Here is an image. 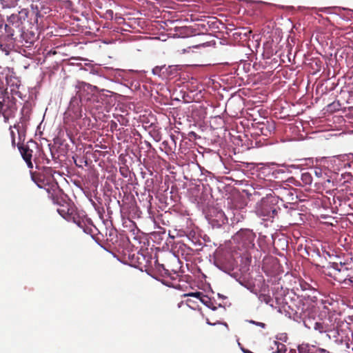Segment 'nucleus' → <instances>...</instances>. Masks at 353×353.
<instances>
[{"label": "nucleus", "instance_id": "nucleus-19", "mask_svg": "<svg viewBox=\"0 0 353 353\" xmlns=\"http://www.w3.org/2000/svg\"><path fill=\"white\" fill-rule=\"evenodd\" d=\"M19 0H1V3L5 7L12 8L14 7Z\"/></svg>", "mask_w": 353, "mask_h": 353}, {"label": "nucleus", "instance_id": "nucleus-2", "mask_svg": "<svg viewBox=\"0 0 353 353\" xmlns=\"http://www.w3.org/2000/svg\"><path fill=\"white\" fill-rule=\"evenodd\" d=\"M54 203H57V212L66 221L76 223L77 220L83 217V212L78 211L74 204L70 200L59 199L57 194Z\"/></svg>", "mask_w": 353, "mask_h": 353}, {"label": "nucleus", "instance_id": "nucleus-6", "mask_svg": "<svg viewBox=\"0 0 353 353\" xmlns=\"http://www.w3.org/2000/svg\"><path fill=\"white\" fill-rule=\"evenodd\" d=\"M39 173L45 177L46 183L51 184L50 187L46 188V192L48 194V197L54 201L56 194L59 192L58 183L54 177L55 172L50 167H44Z\"/></svg>", "mask_w": 353, "mask_h": 353}, {"label": "nucleus", "instance_id": "nucleus-27", "mask_svg": "<svg viewBox=\"0 0 353 353\" xmlns=\"http://www.w3.org/2000/svg\"><path fill=\"white\" fill-rule=\"evenodd\" d=\"M256 325H258L262 328H265L266 326V325L264 323H261V322H257Z\"/></svg>", "mask_w": 353, "mask_h": 353}, {"label": "nucleus", "instance_id": "nucleus-22", "mask_svg": "<svg viewBox=\"0 0 353 353\" xmlns=\"http://www.w3.org/2000/svg\"><path fill=\"white\" fill-rule=\"evenodd\" d=\"M114 17V12L112 10H107L104 14V18L108 20H112Z\"/></svg>", "mask_w": 353, "mask_h": 353}, {"label": "nucleus", "instance_id": "nucleus-12", "mask_svg": "<svg viewBox=\"0 0 353 353\" xmlns=\"http://www.w3.org/2000/svg\"><path fill=\"white\" fill-rule=\"evenodd\" d=\"M18 149L24 161L32 159L33 151L32 150L30 149L28 145L24 144H18Z\"/></svg>", "mask_w": 353, "mask_h": 353}, {"label": "nucleus", "instance_id": "nucleus-20", "mask_svg": "<svg viewBox=\"0 0 353 353\" xmlns=\"http://www.w3.org/2000/svg\"><path fill=\"white\" fill-rule=\"evenodd\" d=\"M314 328L315 330L319 331L320 333H323L327 332V329L325 327L323 323L316 322L314 324Z\"/></svg>", "mask_w": 353, "mask_h": 353}, {"label": "nucleus", "instance_id": "nucleus-15", "mask_svg": "<svg viewBox=\"0 0 353 353\" xmlns=\"http://www.w3.org/2000/svg\"><path fill=\"white\" fill-rule=\"evenodd\" d=\"M301 179L303 184L310 185L312 183V174L310 172H303L301 174Z\"/></svg>", "mask_w": 353, "mask_h": 353}, {"label": "nucleus", "instance_id": "nucleus-30", "mask_svg": "<svg viewBox=\"0 0 353 353\" xmlns=\"http://www.w3.org/2000/svg\"><path fill=\"white\" fill-rule=\"evenodd\" d=\"M138 260H139V265H142V264H143V263H142L141 261H140V260H141V257H140V256H138Z\"/></svg>", "mask_w": 353, "mask_h": 353}, {"label": "nucleus", "instance_id": "nucleus-11", "mask_svg": "<svg viewBox=\"0 0 353 353\" xmlns=\"http://www.w3.org/2000/svg\"><path fill=\"white\" fill-rule=\"evenodd\" d=\"M31 179L40 188H44L46 190V188L51 186L50 183H46L45 177L39 172H31Z\"/></svg>", "mask_w": 353, "mask_h": 353}, {"label": "nucleus", "instance_id": "nucleus-13", "mask_svg": "<svg viewBox=\"0 0 353 353\" xmlns=\"http://www.w3.org/2000/svg\"><path fill=\"white\" fill-rule=\"evenodd\" d=\"M8 21L10 24L14 26L16 28H19L22 22L19 20V14H12L8 18Z\"/></svg>", "mask_w": 353, "mask_h": 353}, {"label": "nucleus", "instance_id": "nucleus-3", "mask_svg": "<svg viewBox=\"0 0 353 353\" xmlns=\"http://www.w3.org/2000/svg\"><path fill=\"white\" fill-rule=\"evenodd\" d=\"M75 89L77 96L81 103L94 102L97 101L98 95L94 94L98 91V88L84 81H77Z\"/></svg>", "mask_w": 353, "mask_h": 353}, {"label": "nucleus", "instance_id": "nucleus-10", "mask_svg": "<svg viewBox=\"0 0 353 353\" xmlns=\"http://www.w3.org/2000/svg\"><path fill=\"white\" fill-rule=\"evenodd\" d=\"M78 227L81 228L83 231L88 234H92L93 228L92 225L90 223V219L86 217L84 214L83 217L80 218L77 220V222L75 223Z\"/></svg>", "mask_w": 353, "mask_h": 353}, {"label": "nucleus", "instance_id": "nucleus-23", "mask_svg": "<svg viewBox=\"0 0 353 353\" xmlns=\"http://www.w3.org/2000/svg\"><path fill=\"white\" fill-rule=\"evenodd\" d=\"M154 267L155 268L160 272L162 271H165V269L164 268V265L163 264H160L157 259H156L154 261Z\"/></svg>", "mask_w": 353, "mask_h": 353}, {"label": "nucleus", "instance_id": "nucleus-4", "mask_svg": "<svg viewBox=\"0 0 353 353\" xmlns=\"http://www.w3.org/2000/svg\"><path fill=\"white\" fill-rule=\"evenodd\" d=\"M256 212L258 216L263 217L264 220L274 218L277 214L274 197L270 196L263 198L260 202L257 203Z\"/></svg>", "mask_w": 353, "mask_h": 353}, {"label": "nucleus", "instance_id": "nucleus-25", "mask_svg": "<svg viewBox=\"0 0 353 353\" xmlns=\"http://www.w3.org/2000/svg\"><path fill=\"white\" fill-rule=\"evenodd\" d=\"M25 161L29 168L32 169L33 168V163L32 162V159H28Z\"/></svg>", "mask_w": 353, "mask_h": 353}, {"label": "nucleus", "instance_id": "nucleus-5", "mask_svg": "<svg viewBox=\"0 0 353 353\" xmlns=\"http://www.w3.org/2000/svg\"><path fill=\"white\" fill-rule=\"evenodd\" d=\"M3 100L0 101V113L6 120L14 117L17 111V99L13 96H10L6 92Z\"/></svg>", "mask_w": 353, "mask_h": 353}, {"label": "nucleus", "instance_id": "nucleus-24", "mask_svg": "<svg viewBox=\"0 0 353 353\" xmlns=\"http://www.w3.org/2000/svg\"><path fill=\"white\" fill-rule=\"evenodd\" d=\"M244 32H240L239 34H243V36L245 37H248L249 35L252 33V31L251 30H245V29H243Z\"/></svg>", "mask_w": 353, "mask_h": 353}, {"label": "nucleus", "instance_id": "nucleus-16", "mask_svg": "<svg viewBox=\"0 0 353 353\" xmlns=\"http://www.w3.org/2000/svg\"><path fill=\"white\" fill-rule=\"evenodd\" d=\"M141 257L143 261H145V264L143 265V267L145 268L146 271L152 268V261L150 255L145 256L143 254H141Z\"/></svg>", "mask_w": 353, "mask_h": 353}, {"label": "nucleus", "instance_id": "nucleus-32", "mask_svg": "<svg viewBox=\"0 0 353 353\" xmlns=\"http://www.w3.org/2000/svg\"><path fill=\"white\" fill-rule=\"evenodd\" d=\"M250 323L252 324H255V325H256V323H257V322H256L254 321H251Z\"/></svg>", "mask_w": 353, "mask_h": 353}, {"label": "nucleus", "instance_id": "nucleus-18", "mask_svg": "<svg viewBox=\"0 0 353 353\" xmlns=\"http://www.w3.org/2000/svg\"><path fill=\"white\" fill-rule=\"evenodd\" d=\"M28 13H29L28 10L26 8L21 9L18 12L19 16V20H21V21L22 22V24L27 19V18L28 17Z\"/></svg>", "mask_w": 353, "mask_h": 353}, {"label": "nucleus", "instance_id": "nucleus-26", "mask_svg": "<svg viewBox=\"0 0 353 353\" xmlns=\"http://www.w3.org/2000/svg\"><path fill=\"white\" fill-rule=\"evenodd\" d=\"M314 174L317 176H319L321 174V170L320 169H316L314 170Z\"/></svg>", "mask_w": 353, "mask_h": 353}, {"label": "nucleus", "instance_id": "nucleus-17", "mask_svg": "<svg viewBox=\"0 0 353 353\" xmlns=\"http://www.w3.org/2000/svg\"><path fill=\"white\" fill-rule=\"evenodd\" d=\"M274 345L276 347V350L274 353H285L287 351V347L285 345L276 341H274Z\"/></svg>", "mask_w": 353, "mask_h": 353}, {"label": "nucleus", "instance_id": "nucleus-28", "mask_svg": "<svg viewBox=\"0 0 353 353\" xmlns=\"http://www.w3.org/2000/svg\"><path fill=\"white\" fill-rule=\"evenodd\" d=\"M319 351L320 352H321V353H323H323H330L328 351H327L326 350L323 349V348H319Z\"/></svg>", "mask_w": 353, "mask_h": 353}, {"label": "nucleus", "instance_id": "nucleus-31", "mask_svg": "<svg viewBox=\"0 0 353 353\" xmlns=\"http://www.w3.org/2000/svg\"><path fill=\"white\" fill-rule=\"evenodd\" d=\"M118 20H119H119L124 21V19H123V17H118Z\"/></svg>", "mask_w": 353, "mask_h": 353}, {"label": "nucleus", "instance_id": "nucleus-29", "mask_svg": "<svg viewBox=\"0 0 353 353\" xmlns=\"http://www.w3.org/2000/svg\"><path fill=\"white\" fill-rule=\"evenodd\" d=\"M12 145H13V146H14V145H15V139H14V137H13V139H12Z\"/></svg>", "mask_w": 353, "mask_h": 353}, {"label": "nucleus", "instance_id": "nucleus-1", "mask_svg": "<svg viewBox=\"0 0 353 353\" xmlns=\"http://www.w3.org/2000/svg\"><path fill=\"white\" fill-rule=\"evenodd\" d=\"M327 271V274L339 283L347 285L353 283V268L350 263H332Z\"/></svg>", "mask_w": 353, "mask_h": 353}, {"label": "nucleus", "instance_id": "nucleus-14", "mask_svg": "<svg viewBox=\"0 0 353 353\" xmlns=\"http://www.w3.org/2000/svg\"><path fill=\"white\" fill-rule=\"evenodd\" d=\"M186 295L190 296H194V297L199 299L204 304H207V303L210 301L209 297L208 296L203 294V293L201 292H192V293H190Z\"/></svg>", "mask_w": 353, "mask_h": 353}, {"label": "nucleus", "instance_id": "nucleus-21", "mask_svg": "<svg viewBox=\"0 0 353 353\" xmlns=\"http://www.w3.org/2000/svg\"><path fill=\"white\" fill-rule=\"evenodd\" d=\"M10 23L5 25V30L7 34V36L8 37L12 39V37L14 36V30H13V28L12 27H10Z\"/></svg>", "mask_w": 353, "mask_h": 353}, {"label": "nucleus", "instance_id": "nucleus-8", "mask_svg": "<svg viewBox=\"0 0 353 353\" xmlns=\"http://www.w3.org/2000/svg\"><path fill=\"white\" fill-rule=\"evenodd\" d=\"M207 218L213 228H219L228 223V218L225 213L216 208L210 209Z\"/></svg>", "mask_w": 353, "mask_h": 353}, {"label": "nucleus", "instance_id": "nucleus-7", "mask_svg": "<svg viewBox=\"0 0 353 353\" xmlns=\"http://www.w3.org/2000/svg\"><path fill=\"white\" fill-rule=\"evenodd\" d=\"M255 234L249 229H241L233 236L235 243L245 248H250L254 246Z\"/></svg>", "mask_w": 353, "mask_h": 353}, {"label": "nucleus", "instance_id": "nucleus-9", "mask_svg": "<svg viewBox=\"0 0 353 353\" xmlns=\"http://www.w3.org/2000/svg\"><path fill=\"white\" fill-rule=\"evenodd\" d=\"M256 133L265 137H270L275 130V123L273 121L257 122L254 124Z\"/></svg>", "mask_w": 353, "mask_h": 353}, {"label": "nucleus", "instance_id": "nucleus-33", "mask_svg": "<svg viewBox=\"0 0 353 353\" xmlns=\"http://www.w3.org/2000/svg\"><path fill=\"white\" fill-rule=\"evenodd\" d=\"M6 81L7 84H8V83H9V82H8V77H6Z\"/></svg>", "mask_w": 353, "mask_h": 353}]
</instances>
